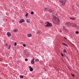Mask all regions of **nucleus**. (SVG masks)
Returning a JSON list of instances; mask_svg holds the SVG:
<instances>
[{"mask_svg":"<svg viewBox=\"0 0 79 79\" xmlns=\"http://www.w3.org/2000/svg\"><path fill=\"white\" fill-rule=\"evenodd\" d=\"M6 46H7L8 47V44H6Z\"/></svg>","mask_w":79,"mask_h":79,"instance_id":"obj_32","label":"nucleus"},{"mask_svg":"<svg viewBox=\"0 0 79 79\" xmlns=\"http://www.w3.org/2000/svg\"><path fill=\"white\" fill-rule=\"evenodd\" d=\"M23 47H26V44H23Z\"/></svg>","mask_w":79,"mask_h":79,"instance_id":"obj_26","label":"nucleus"},{"mask_svg":"<svg viewBox=\"0 0 79 79\" xmlns=\"http://www.w3.org/2000/svg\"><path fill=\"white\" fill-rule=\"evenodd\" d=\"M76 34H79V31H76Z\"/></svg>","mask_w":79,"mask_h":79,"instance_id":"obj_22","label":"nucleus"},{"mask_svg":"<svg viewBox=\"0 0 79 79\" xmlns=\"http://www.w3.org/2000/svg\"><path fill=\"white\" fill-rule=\"evenodd\" d=\"M44 25L45 27H52V24L51 23H50L49 22H48L44 24Z\"/></svg>","mask_w":79,"mask_h":79,"instance_id":"obj_2","label":"nucleus"},{"mask_svg":"<svg viewBox=\"0 0 79 79\" xmlns=\"http://www.w3.org/2000/svg\"><path fill=\"white\" fill-rule=\"evenodd\" d=\"M20 78H21V79H23L24 77L23 76H22L21 75H20Z\"/></svg>","mask_w":79,"mask_h":79,"instance_id":"obj_15","label":"nucleus"},{"mask_svg":"<svg viewBox=\"0 0 79 79\" xmlns=\"http://www.w3.org/2000/svg\"><path fill=\"white\" fill-rule=\"evenodd\" d=\"M28 56H29V55H28V54H27V56L28 57Z\"/></svg>","mask_w":79,"mask_h":79,"instance_id":"obj_31","label":"nucleus"},{"mask_svg":"<svg viewBox=\"0 0 79 79\" xmlns=\"http://www.w3.org/2000/svg\"><path fill=\"white\" fill-rule=\"evenodd\" d=\"M31 15H33V14H34V12H33V11L31 12Z\"/></svg>","mask_w":79,"mask_h":79,"instance_id":"obj_21","label":"nucleus"},{"mask_svg":"<svg viewBox=\"0 0 79 79\" xmlns=\"http://www.w3.org/2000/svg\"><path fill=\"white\" fill-rule=\"evenodd\" d=\"M35 60V58H33L32 59V60L31 61H34V60Z\"/></svg>","mask_w":79,"mask_h":79,"instance_id":"obj_28","label":"nucleus"},{"mask_svg":"<svg viewBox=\"0 0 79 79\" xmlns=\"http://www.w3.org/2000/svg\"><path fill=\"white\" fill-rule=\"evenodd\" d=\"M65 24L67 26H69V25H71V23H70L69 22H66L65 23Z\"/></svg>","mask_w":79,"mask_h":79,"instance_id":"obj_6","label":"nucleus"},{"mask_svg":"<svg viewBox=\"0 0 79 79\" xmlns=\"http://www.w3.org/2000/svg\"><path fill=\"white\" fill-rule=\"evenodd\" d=\"M63 52H64V53H66V49H64L63 50Z\"/></svg>","mask_w":79,"mask_h":79,"instance_id":"obj_14","label":"nucleus"},{"mask_svg":"<svg viewBox=\"0 0 79 79\" xmlns=\"http://www.w3.org/2000/svg\"><path fill=\"white\" fill-rule=\"evenodd\" d=\"M16 45H17V43L16 42H15V44H14V46H16Z\"/></svg>","mask_w":79,"mask_h":79,"instance_id":"obj_19","label":"nucleus"},{"mask_svg":"<svg viewBox=\"0 0 79 79\" xmlns=\"http://www.w3.org/2000/svg\"><path fill=\"white\" fill-rule=\"evenodd\" d=\"M3 59L2 58H0V61H2Z\"/></svg>","mask_w":79,"mask_h":79,"instance_id":"obj_24","label":"nucleus"},{"mask_svg":"<svg viewBox=\"0 0 79 79\" xmlns=\"http://www.w3.org/2000/svg\"><path fill=\"white\" fill-rule=\"evenodd\" d=\"M70 25L71 26H73V27H77V25H76V24L74 23H71Z\"/></svg>","mask_w":79,"mask_h":79,"instance_id":"obj_5","label":"nucleus"},{"mask_svg":"<svg viewBox=\"0 0 79 79\" xmlns=\"http://www.w3.org/2000/svg\"><path fill=\"white\" fill-rule=\"evenodd\" d=\"M26 13L27 14L25 15V16H26V17H27V16H28V15L29 14L27 13Z\"/></svg>","mask_w":79,"mask_h":79,"instance_id":"obj_16","label":"nucleus"},{"mask_svg":"<svg viewBox=\"0 0 79 79\" xmlns=\"http://www.w3.org/2000/svg\"><path fill=\"white\" fill-rule=\"evenodd\" d=\"M27 37H32V34H27Z\"/></svg>","mask_w":79,"mask_h":79,"instance_id":"obj_11","label":"nucleus"},{"mask_svg":"<svg viewBox=\"0 0 79 79\" xmlns=\"http://www.w3.org/2000/svg\"><path fill=\"white\" fill-rule=\"evenodd\" d=\"M61 56H64L63 55V53H61Z\"/></svg>","mask_w":79,"mask_h":79,"instance_id":"obj_27","label":"nucleus"},{"mask_svg":"<svg viewBox=\"0 0 79 79\" xmlns=\"http://www.w3.org/2000/svg\"><path fill=\"white\" fill-rule=\"evenodd\" d=\"M29 68L30 71H33V68L31 67V66H30Z\"/></svg>","mask_w":79,"mask_h":79,"instance_id":"obj_8","label":"nucleus"},{"mask_svg":"<svg viewBox=\"0 0 79 79\" xmlns=\"http://www.w3.org/2000/svg\"><path fill=\"white\" fill-rule=\"evenodd\" d=\"M62 44L63 45H65V46L66 45V44H65V43H62Z\"/></svg>","mask_w":79,"mask_h":79,"instance_id":"obj_23","label":"nucleus"},{"mask_svg":"<svg viewBox=\"0 0 79 79\" xmlns=\"http://www.w3.org/2000/svg\"><path fill=\"white\" fill-rule=\"evenodd\" d=\"M72 75L73 77H74V75L73 74H72Z\"/></svg>","mask_w":79,"mask_h":79,"instance_id":"obj_29","label":"nucleus"},{"mask_svg":"<svg viewBox=\"0 0 79 79\" xmlns=\"http://www.w3.org/2000/svg\"><path fill=\"white\" fill-rule=\"evenodd\" d=\"M44 11H47V12H48V11L50 12V9L47 8H44Z\"/></svg>","mask_w":79,"mask_h":79,"instance_id":"obj_4","label":"nucleus"},{"mask_svg":"<svg viewBox=\"0 0 79 79\" xmlns=\"http://www.w3.org/2000/svg\"><path fill=\"white\" fill-rule=\"evenodd\" d=\"M25 61H28V60L27 59H25Z\"/></svg>","mask_w":79,"mask_h":79,"instance_id":"obj_25","label":"nucleus"},{"mask_svg":"<svg viewBox=\"0 0 79 79\" xmlns=\"http://www.w3.org/2000/svg\"><path fill=\"white\" fill-rule=\"evenodd\" d=\"M31 64H34L35 63V62H34V61L31 60Z\"/></svg>","mask_w":79,"mask_h":79,"instance_id":"obj_12","label":"nucleus"},{"mask_svg":"<svg viewBox=\"0 0 79 79\" xmlns=\"http://www.w3.org/2000/svg\"><path fill=\"white\" fill-rule=\"evenodd\" d=\"M35 62H36V61L38 62V61H39V60L38 59H36L35 60Z\"/></svg>","mask_w":79,"mask_h":79,"instance_id":"obj_17","label":"nucleus"},{"mask_svg":"<svg viewBox=\"0 0 79 79\" xmlns=\"http://www.w3.org/2000/svg\"><path fill=\"white\" fill-rule=\"evenodd\" d=\"M70 19H73V20H74V19H75L73 18H70Z\"/></svg>","mask_w":79,"mask_h":79,"instance_id":"obj_18","label":"nucleus"},{"mask_svg":"<svg viewBox=\"0 0 79 79\" xmlns=\"http://www.w3.org/2000/svg\"><path fill=\"white\" fill-rule=\"evenodd\" d=\"M64 38L65 39L67 40V38H65V37H64Z\"/></svg>","mask_w":79,"mask_h":79,"instance_id":"obj_30","label":"nucleus"},{"mask_svg":"<svg viewBox=\"0 0 79 79\" xmlns=\"http://www.w3.org/2000/svg\"><path fill=\"white\" fill-rule=\"evenodd\" d=\"M52 17L53 18L52 21L54 20L55 21V24H59V22L58 20V19H59L56 16V15H52Z\"/></svg>","mask_w":79,"mask_h":79,"instance_id":"obj_1","label":"nucleus"},{"mask_svg":"<svg viewBox=\"0 0 79 79\" xmlns=\"http://www.w3.org/2000/svg\"><path fill=\"white\" fill-rule=\"evenodd\" d=\"M26 22H27V23H30V19H27Z\"/></svg>","mask_w":79,"mask_h":79,"instance_id":"obj_10","label":"nucleus"},{"mask_svg":"<svg viewBox=\"0 0 79 79\" xmlns=\"http://www.w3.org/2000/svg\"><path fill=\"white\" fill-rule=\"evenodd\" d=\"M24 20L23 19H22L20 20V21H19V23H23V22H24Z\"/></svg>","mask_w":79,"mask_h":79,"instance_id":"obj_7","label":"nucleus"},{"mask_svg":"<svg viewBox=\"0 0 79 79\" xmlns=\"http://www.w3.org/2000/svg\"><path fill=\"white\" fill-rule=\"evenodd\" d=\"M18 31V30H17V29H15L14 30V32H16Z\"/></svg>","mask_w":79,"mask_h":79,"instance_id":"obj_13","label":"nucleus"},{"mask_svg":"<svg viewBox=\"0 0 79 79\" xmlns=\"http://www.w3.org/2000/svg\"><path fill=\"white\" fill-rule=\"evenodd\" d=\"M59 2L63 6L65 5L66 3V0H60Z\"/></svg>","mask_w":79,"mask_h":79,"instance_id":"obj_3","label":"nucleus"},{"mask_svg":"<svg viewBox=\"0 0 79 79\" xmlns=\"http://www.w3.org/2000/svg\"><path fill=\"white\" fill-rule=\"evenodd\" d=\"M65 46H66L67 47H68V45L66 44Z\"/></svg>","mask_w":79,"mask_h":79,"instance_id":"obj_33","label":"nucleus"},{"mask_svg":"<svg viewBox=\"0 0 79 79\" xmlns=\"http://www.w3.org/2000/svg\"><path fill=\"white\" fill-rule=\"evenodd\" d=\"M7 35L9 36V37H11V33H10V32H7Z\"/></svg>","mask_w":79,"mask_h":79,"instance_id":"obj_9","label":"nucleus"},{"mask_svg":"<svg viewBox=\"0 0 79 79\" xmlns=\"http://www.w3.org/2000/svg\"><path fill=\"white\" fill-rule=\"evenodd\" d=\"M10 48H11V45H9L8 47V49H10Z\"/></svg>","mask_w":79,"mask_h":79,"instance_id":"obj_20","label":"nucleus"}]
</instances>
